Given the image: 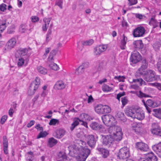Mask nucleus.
<instances>
[{"label": "nucleus", "mask_w": 161, "mask_h": 161, "mask_svg": "<svg viewBox=\"0 0 161 161\" xmlns=\"http://www.w3.org/2000/svg\"><path fill=\"white\" fill-rule=\"evenodd\" d=\"M98 47L102 53L106 51L108 47V45H100Z\"/></svg>", "instance_id": "nucleus-45"}, {"label": "nucleus", "mask_w": 161, "mask_h": 161, "mask_svg": "<svg viewBox=\"0 0 161 161\" xmlns=\"http://www.w3.org/2000/svg\"><path fill=\"white\" fill-rule=\"evenodd\" d=\"M138 96L140 98H142L143 97H150L148 95L146 94L143 93L142 91H139V92L137 94Z\"/></svg>", "instance_id": "nucleus-44"}, {"label": "nucleus", "mask_w": 161, "mask_h": 161, "mask_svg": "<svg viewBox=\"0 0 161 161\" xmlns=\"http://www.w3.org/2000/svg\"><path fill=\"white\" fill-rule=\"evenodd\" d=\"M81 121L79 118H77L74 120L73 122L71 124V126L70 127V130L71 131H73L75 128L78 125L80 121Z\"/></svg>", "instance_id": "nucleus-26"}, {"label": "nucleus", "mask_w": 161, "mask_h": 161, "mask_svg": "<svg viewBox=\"0 0 161 161\" xmlns=\"http://www.w3.org/2000/svg\"><path fill=\"white\" fill-rule=\"evenodd\" d=\"M49 66L52 69L54 70H57L59 68L58 65L53 63H51V64H50Z\"/></svg>", "instance_id": "nucleus-41"}, {"label": "nucleus", "mask_w": 161, "mask_h": 161, "mask_svg": "<svg viewBox=\"0 0 161 161\" xmlns=\"http://www.w3.org/2000/svg\"><path fill=\"white\" fill-rule=\"evenodd\" d=\"M93 42L94 40L93 39H90L82 42V44L83 46H90L92 45Z\"/></svg>", "instance_id": "nucleus-36"}, {"label": "nucleus", "mask_w": 161, "mask_h": 161, "mask_svg": "<svg viewBox=\"0 0 161 161\" xmlns=\"http://www.w3.org/2000/svg\"><path fill=\"white\" fill-rule=\"evenodd\" d=\"M38 71L40 73L45 75L47 74V69L42 66H39L37 68Z\"/></svg>", "instance_id": "nucleus-37"}, {"label": "nucleus", "mask_w": 161, "mask_h": 161, "mask_svg": "<svg viewBox=\"0 0 161 161\" xmlns=\"http://www.w3.org/2000/svg\"><path fill=\"white\" fill-rule=\"evenodd\" d=\"M97 136L95 137L93 135H89L86 137L87 144L92 148H94L97 141Z\"/></svg>", "instance_id": "nucleus-8"}, {"label": "nucleus", "mask_w": 161, "mask_h": 161, "mask_svg": "<svg viewBox=\"0 0 161 161\" xmlns=\"http://www.w3.org/2000/svg\"><path fill=\"white\" fill-rule=\"evenodd\" d=\"M141 66L136 72V76H140L142 75L143 70L146 69L148 66V62L145 59H143L140 62Z\"/></svg>", "instance_id": "nucleus-7"}, {"label": "nucleus", "mask_w": 161, "mask_h": 161, "mask_svg": "<svg viewBox=\"0 0 161 161\" xmlns=\"http://www.w3.org/2000/svg\"><path fill=\"white\" fill-rule=\"evenodd\" d=\"M80 66H82V68L85 69L88 67L89 66V63L88 62H86L83 63Z\"/></svg>", "instance_id": "nucleus-58"}, {"label": "nucleus", "mask_w": 161, "mask_h": 161, "mask_svg": "<svg viewBox=\"0 0 161 161\" xmlns=\"http://www.w3.org/2000/svg\"><path fill=\"white\" fill-rule=\"evenodd\" d=\"M154 112V115L156 117L161 119V109H155L153 110Z\"/></svg>", "instance_id": "nucleus-32"}, {"label": "nucleus", "mask_w": 161, "mask_h": 161, "mask_svg": "<svg viewBox=\"0 0 161 161\" xmlns=\"http://www.w3.org/2000/svg\"><path fill=\"white\" fill-rule=\"evenodd\" d=\"M57 158L59 161H61L66 159L67 156L65 153L60 152L58 155Z\"/></svg>", "instance_id": "nucleus-33"}, {"label": "nucleus", "mask_w": 161, "mask_h": 161, "mask_svg": "<svg viewBox=\"0 0 161 161\" xmlns=\"http://www.w3.org/2000/svg\"><path fill=\"white\" fill-rule=\"evenodd\" d=\"M142 125L141 124H134L132 126L133 130L136 134L139 133L142 130Z\"/></svg>", "instance_id": "nucleus-19"}, {"label": "nucleus", "mask_w": 161, "mask_h": 161, "mask_svg": "<svg viewBox=\"0 0 161 161\" xmlns=\"http://www.w3.org/2000/svg\"><path fill=\"white\" fill-rule=\"evenodd\" d=\"M153 126L154 127L151 130L153 134L161 136V129L159 126L157 124H153Z\"/></svg>", "instance_id": "nucleus-15"}, {"label": "nucleus", "mask_w": 161, "mask_h": 161, "mask_svg": "<svg viewBox=\"0 0 161 161\" xmlns=\"http://www.w3.org/2000/svg\"><path fill=\"white\" fill-rule=\"evenodd\" d=\"M124 114L123 113L121 112H118L117 113L116 116L118 118H120L121 120L124 119Z\"/></svg>", "instance_id": "nucleus-42"}, {"label": "nucleus", "mask_w": 161, "mask_h": 161, "mask_svg": "<svg viewBox=\"0 0 161 161\" xmlns=\"http://www.w3.org/2000/svg\"><path fill=\"white\" fill-rule=\"evenodd\" d=\"M97 150L102 157L104 158H107L109 155V152L108 150L102 147H97Z\"/></svg>", "instance_id": "nucleus-13"}, {"label": "nucleus", "mask_w": 161, "mask_h": 161, "mask_svg": "<svg viewBox=\"0 0 161 161\" xmlns=\"http://www.w3.org/2000/svg\"><path fill=\"white\" fill-rule=\"evenodd\" d=\"M109 126V127L108 129V131L109 133L110 134V135L113 136L114 134L116 133L115 132V125L114 124L111 125Z\"/></svg>", "instance_id": "nucleus-34"}, {"label": "nucleus", "mask_w": 161, "mask_h": 161, "mask_svg": "<svg viewBox=\"0 0 161 161\" xmlns=\"http://www.w3.org/2000/svg\"><path fill=\"white\" fill-rule=\"evenodd\" d=\"M121 99L122 105L124 106L128 102L127 98L126 97H122Z\"/></svg>", "instance_id": "nucleus-54"}, {"label": "nucleus", "mask_w": 161, "mask_h": 161, "mask_svg": "<svg viewBox=\"0 0 161 161\" xmlns=\"http://www.w3.org/2000/svg\"><path fill=\"white\" fill-rule=\"evenodd\" d=\"M90 126L93 130H98L101 129L102 127V125H100L96 122H94L92 123L90 125Z\"/></svg>", "instance_id": "nucleus-23"}, {"label": "nucleus", "mask_w": 161, "mask_h": 161, "mask_svg": "<svg viewBox=\"0 0 161 161\" xmlns=\"http://www.w3.org/2000/svg\"><path fill=\"white\" fill-rule=\"evenodd\" d=\"M142 74V75L144 76V79L147 82L153 81L157 79L155 72L152 70L144 71Z\"/></svg>", "instance_id": "nucleus-2"}, {"label": "nucleus", "mask_w": 161, "mask_h": 161, "mask_svg": "<svg viewBox=\"0 0 161 161\" xmlns=\"http://www.w3.org/2000/svg\"><path fill=\"white\" fill-rule=\"evenodd\" d=\"M16 43V41L15 38L10 39L7 43L6 46L8 49H11L13 48Z\"/></svg>", "instance_id": "nucleus-17"}, {"label": "nucleus", "mask_w": 161, "mask_h": 161, "mask_svg": "<svg viewBox=\"0 0 161 161\" xmlns=\"http://www.w3.org/2000/svg\"><path fill=\"white\" fill-rule=\"evenodd\" d=\"M129 1L128 5L129 6H131L135 5L137 3V0H128Z\"/></svg>", "instance_id": "nucleus-50"}, {"label": "nucleus", "mask_w": 161, "mask_h": 161, "mask_svg": "<svg viewBox=\"0 0 161 161\" xmlns=\"http://www.w3.org/2000/svg\"><path fill=\"white\" fill-rule=\"evenodd\" d=\"M125 114L128 116L132 118H136L139 120H142L144 118V113L138 108H130L127 109L125 111Z\"/></svg>", "instance_id": "nucleus-1"}, {"label": "nucleus", "mask_w": 161, "mask_h": 161, "mask_svg": "<svg viewBox=\"0 0 161 161\" xmlns=\"http://www.w3.org/2000/svg\"><path fill=\"white\" fill-rule=\"evenodd\" d=\"M51 20L50 18H44L43 19L45 24L42 25V30L44 31H46Z\"/></svg>", "instance_id": "nucleus-22"}, {"label": "nucleus", "mask_w": 161, "mask_h": 161, "mask_svg": "<svg viewBox=\"0 0 161 161\" xmlns=\"http://www.w3.org/2000/svg\"><path fill=\"white\" fill-rule=\"evenodd\" d=\"M58 142V141L53 137L50 138L48 141V146L52 147L55 145Z\"/></svg>", "instance_id": "nucleus-29"}, {"label": "nucleus", "mask_w": 161, "mask_h": 161, "mask_svg": "<svg viewBox=\"0 0 161 161\" xmlns=\"http://www.w3.org/2000/svg\"><path fill=\"white\" fill-rule=\"evenodd\" d=\"M146 104H147V106L153 108L158 106L157 103L151 99L147 100L146 101Z\"/></svg>", "instance_id": "nucleus-31"}, {"label": "nucleus", "mask_w": 161, "mask_h": 161, "mask_svg": "<svg viewBox=\"0 0 161 161\" xmlns=\"http://www.w3.org/2000/svg\"><path fill=\"white\" fill-rule=\"evenodd\" d=\"M52 31L51 29H49L47 32L46 37V41L47 42L49 41L48 39L50 37V36L52 34Z\"/></svg>", "instance_id": "nucleus-51"}, {"label": "nucleus", "mask_w": 161, "mask_h": 161, "mask_svg": "<svg viewBox=\"0 0 161 161\" xmlns=\"http://www.w3.org/2000/svg\"><path fill=\"white\" fill-rule=\"evenodd\" d=\"M118 157L121 159L127 158L130 157V152L129 148L124 147L120 149L119 152Z\"/></svg>", "instance_id": "nucleus-6"}, {"label": "nucleus", "mask_w": 161, "mask_h": 161, "mask_svg": "<svg viewBox=\"0 0 161 161\" xmlns=\"http://www.w3.org/2000/svg\"><path fill=\"white\" fill-rule=\"evenodd\" d=\"M59 123V121L58 119H52L50 120L49 124L50 125H55L56 124H58Z\"/></svg>", "instance_id": "nucleus-40"}, {"label": "nucleus", "mask_w": 161, "mask_h": 161, "mask_svg": "<svg viewBox=\"0 0 161 161\" xmlns=\"http://www.w3.org/2000/svg\"><path fill=\"white\" fill-rule=\"evenodd\" d=\"M136 148L142 151H147L149 149L148 145L142 142H137L136 144Z\"/></svg>", "instance_id": "nucleus-12"}, {"label": "nucleus", "mask_w": 161, "mask_h": 161, "mask_svg": "<svg viewBox=\"0 0 161 161\" xmlns=\"http://www.w3.org/2000/svg\"><path fill=\"white\" fill-rule=\"evenodd\" d=\"M82 66H79L78 69L76 70L75 73L77 75H80L82 74L84 71V69H83Z\"/></svg>", "instance_id": "nucleus-38"}, {"label": "nucleus", "mask_w": 161, "mask_h": 161, "mask_svg": "<svg viewBox=\"0 0 161 161\" xmlns=\"http://www.w3.org/2000/svg\"><path fill=\"white\" fill-rule=\"evenodd\" d=\"M145 31L144 28L142 26L138 27L135 29L134 31L133 35L135 37H138L142 36Z\"/></svg>", "instance_id": "nucleus-11"}, {"label": "nucleus", "mask_w": 161, "mask_h": 161, "mask_svg": "<svg viewBox=\"0 0 161 161\" xmlns=\"http://www.w3.org/2000/svg\"><path fill=\"white\" fill-rule=\"evenodd\" d=\"M63 3L62 0H58V1H56L55 5L58 6L61 9H62Z\"/></svg>", "instance_id": "nucleus-52"}, {"label": "nucleus", "mask_w": 161, "mask_h": 161, "mask_svg": "<svg viewBox=\"0 0 161 161\" xmlns=\"http://www.w3.org/2000/svg\"><path fill=\"white\" fill-rule=\"evenodd\" d=\"M37 89V86H36V85L34 83H31L28 92L29 95L30 96L33 95Z\"/></svg>", "instance_id": "nucleus-16"}, {"label": "nucleus", "mask_w": 161, "mask_h": 161, "mask_svg": "<svg viewBox=\"0 0 161 161\" xmlns=\"http://www.w3.org/2000/svg\"><path fill=\"white\" fill-rule=\"evenodd\" d=\"M76 141V144L79 145L81 146H82L81 145H83L86 144V142H85L80 140H77Z\"/></svg>", "instance_id": "nucleus-60"}, {"label": "nucleus", "mask_w": 161, "mask_h": 161, "mask_svg": "<svg viewBox=\"0 0 161 161\" xmlns=\"http://www.w3.org/2000/svg\"><path fill=\"white\" fill-rule=\"evenodd\" d=\"M103 69V66L102 63H100L99 64L98 66L97 67V70L98 71H100Z\"/></svg>", "instance_id": "nucleus-62"}, {"label": "nucleus", "mask_w": 161, "mask_h": 161, "mask_svg": "<svg viewBox=\"0 0 161 161\" xmlns=\"http://www.w3.org/2000/svg\"><path fill=\"white\" fill-rule=\"evenodd\" d=\"M125 77L123 76H115L114 77V79L118 80L119 81H124Z\"/></svg>", "instance_id": "nucleus-49"}, {"label": "nucleus", "mask_w": 161, "mask_h": 161, "mask_svg": "<svg viewBox=\"0 0 161 161\" xmlns=\"http://www.w3.org/2000/svg\"><path fill=\"white\" fill-rule=\"evenodd\" d=\"M48 134V133L46 131L41 132L39 135L37 136V138L39 139L41 137H45Z\"/></svg>", "instance_id": "nucleus-46"}, {"label": "nucleus", "mask_w": 161, "mask_h": 161, "mask_svg": "<svg viewBox=\"0 0 161 161\" xmlns=\"http://www.w3.org/2000/svg\"><path fill=\"white\" fill-rule=\"evenodd\" d=\"M94 101V99L92 95H90L88 96V98L87 100L88 103H91L93 102Z\"/></svg>", "instance_id": "nucleus-61"}, {"label": "nucleus", "mask_w": 161, "mask_h": 161, "mask_svg": "<svg viewBox=\"0 0 161 161\" xmlns=\"http://www.w3.org/2000/svg\"><path fill=\"white\" fill-rule=\"evenodd\" d=\"M7 5L6 4L3 3L0 5V10L2 11H4L6 9V7Z\"/></svg>", "instance_id": "nucleus-57"}, {"label": "nucleus", "mask_w": 161, "mask_h": 161, "mask_svg": "<svg viewBox=\"0 0 161 161\" xmlns=\"http://www.w3.org/2000/svg\"><path fill=\"white\" fill-rule=\"evenodd\" d=\"M28 49L27 48H20L17 51V54L22 57L28 53Z\"/></svg>", "instance_id": "nucleus-27"}, {"label": "nucleus", "mask_w": 161, "mask_h": 161, "mask_svg": "<svg viewBox=\"0 0 161 161\" xmlns=\"http://www.w3.org/2000/svg\"><path fill=\"white\" fill-rule=\"evenodd\" d=\"M31 83H34L36 85V86H37V88H38L39 85L40 83V79L39 78L36 77L35 80V81H33Z\"/></svg>", "instance_id": "nucleus-53"}, {"label": "nucleus", "mask_w": 161, "mask_h": 161, "mask_svg": "<svg viewBox=\"0 0 161 161\" xmlns=\"http://www.w3.org/2000/svg\"><path fill=\"white\" fill-rule=\"evenodd\" d=\"M141 59L142 57L139 53L136 51H134L131 53L130 60L131 62L136 64L141 60Z\"/></svg>", "instance_id": "nucleus-9"}, {"label": "nucleus", "mask_w": 161, "mask_h": 161, "mask_svg": "<svg viewBox=\"0 0 161 161\" xmlns=\"http://www.w3.org/2000/svg\"><path fill=\"white\" fill-rule=\"evenodd\" d=\"M95 110L96 113L101 114L108 113L111 111V108L108 106L101 104L95 107Z\"/></svg>", "instance_id": "nucleus-5"}, {"label": "nucleus", "mask_w": 161, "mask_h": 161, "mask_svg": "<svg viewBox=\"0 0 161 161\" xmlns=\"http://www.w3.org/2000/svg\"><path fill=\"white\" fill-rule=\"evenodd\" d=\"M24 60L23 58H21L19 59V62L18 65L19 66H22L24 64Z\"/></svg>", "instance_id": "nucleus-55"}, {"label": "nucleus", "mask_w": 161, "mask_h": 161, "mask_svg": "<svg viewBox=\"0 0 161 161\" xmlns=\"http://www.w3.org/2000/svg\"><path fill=\"white\" fill-rule=\"evenodd\" d=\"M102 119L103 123L107 126L115 124L116 121L114 117L110 114H106L103 115Z\"/></svg>", "instance_id": "nucleus-4"}, {"label": "nucleus", "mask_w": 161, "mask_h": 161, "mask_svg": "<svg viewBox=\"0 0 161 161\" xmlns=\"http://www.w3.org/2000/svg\"><path fill=\"white\" fill-rule=\"evenodd\" d=\"M90 152L91 151L89 149L84 147L83 148L81 152L76 157L77 161H85L87 157L90 154Z\"/></svg>", "instance_id": "nucleus-3"}, {"label": "nucleus", "mask_w": 161, "mask_h": 161, "mask_svg": "<svg viewBox=\"0 0 161 161\" xmlns=\"http://www.w3.org/2000/svg\"><path fill=\"white\" fill-rule=\"evenodd\" d=\"M122 132H118L117 133L114 134L112 136V137L114 138V140H115L117 141L121 140L122 138Z\"/></svg>", "instance_id": "nucleus-28"}, {"label": "nucleus", "mask_w": 161, "mask_h": 161, "mask_svg": "<svg viewBox=\"0 0 161 161\" xmlns=\"http://www.w3.org/2000/svg\"><path fill=\"white\" fill-rule=\"evenodd\" d=\"M152 148L156 152L161 151V142L157 145H153L152 147Z\"/></svg>", "instance_id": "nucleus-35"}, {"label": "nucleus", "mask_w": 161, "mask_h": 161, "mask_svg": "<svg viewBox=\"0 0 161 161\" xmlns=\"http://www.w3.org/2000/svg\"><path fill=\"white\" fill-rule=\"evenodd\" d=\"M115 132L117 133L118 132H122L121 129L120 127L115 125Z\"/></svg>", "instance_id": "nucleus-59"}, {"label": "nucleus", "mask_w": 161, "mask_h": 161, "mask_svg": "<svg viewBox=\"0 0 161 161\" xmlns=\"http://www.w3.org/2000/svg\"><path fill=\"white\" fill-rule=\"evenodd\" d=\"M123 39L121 40V41L120 47L121 49L124 50L125 48L127 38L124 35H123Z\"/></svg>", "instance_id": "nucleus-25"}, {"label": "nucleus", "mask_w": 161, "mask_h": 161, "mask_svg": "<svg viewBox=\"0 0 161 161\" xmlns=\"http://www.w3.org/2000/svg\"><path fill=\"white\" fill-rule=\"evenodd\" d=\"M6 20H0V31L1 33L3 32L6 27Z\"/></svg>", "instance_id": "nucleus-30"}, {"label": "nucleus", "mask_w": 161, "mask_h": 161, "mask_svg": "<svg viewBox=\"0 0 161 161\" xmlns=\"http://www.w3.org/2000/svg\"><path fill=\"white\" fill-rule=\"evenodd\" d=\"M65 85L62 80L58 81L55 84L54 87L58 90H61L65 88Z\"/></svg>", "instance_id": "nucleus-20"}, {"label": "nucleus", "mask_w": 161, "mask_h": 161, "mask_svg": "<svg viewBox=\"0 0 161 161\" xmlns=\"http://www.w3.org/2000/svg\"><path fill=\"white\" fill-rule=\"evenodd\" d=\"M65 132L66 131L64 129H58L53 133V136L57 138L60 139L64 136Z\"/></svg>", "instance_id": "nucleus-14"}, {"label": "nucleus", "mask_w": 161, "mask_h": 161, "mask_svg": "<svg viewBox=\"0 0 161 161\" xmlns=\"http://www.w3.org/2000/svg\"><path fill=\"white\" fill-rule=\"evenodd\" d=\"M32 21L33 22H35L38 21L39 19L38 17L36 16H32L31 18Z\"/></svg>", "instance_id": "nucleus-64"}, {"label": "nucleus", "mask_w": 161, "mask_h": 161, "mask_svg": "<svg viewBox=\"0 0 161 161\" xmlns=\"http://www.w3.org/2000/svg\"><path fill=\"white\" fill-rule=\"evenodd\" d=\"M94 53L95 55H99L102 53L100 49L97 47L94 48Z\"/></svg>", "instance_id": "nucleus-48"}, {"label": "nucleus", "mask_w": 161, "mask_h": 161, "mask_svg": "<svg viewBox=\"0 0 161 161\" xmlns=\"http://www.w3.org/2000/svg\"><path fill=\"white\" fill-rule=\"evenodd\" d=\"M112 90V88L106 85H104L102 86V90L103 92H108Z\"/></svg>", "instance_id": "nucleus-39"}, {"label": "nucleus", "mask_w": 161, "mask_h": 161, "mask_svg": "<svg viewBox=\"0 0 161 161\" xmlns=\"http://www.w3.org/2000/svg\"><path fill=\"white\" fill-rule=\"evenodd\" d=\"M125 95V92H123L122 93H120L117 95V98L118 100H119L120 98L121 97L123 96H124Z\"/></svg>", "instance_id": "nucleus-63"}, {"label": "nucleus", "mask_w": 161, "mask_h": 161, "mask_svg": "<svg viewBox=\"0 0 161 161\" xmlns=\"http://www.w3.org/2000/svg\"><path fill=\"white\" fill-rule=\"evenodd\" d=\"M103 139V143L105 146L109 147L114 141V138L112 135H101Z\"/></svg>", "instance_id": "nucleus-10"}, {"label": "nucleus", "mask_w": 161, "mask_h": 161, "mask_svg": "<svg viewBox=\"0 0 161 161\" xmlns=\"http://www.w3.org/2000/svg\"><path fill=\"white\" fill-rule=\"evenodd\" d=\"M161 46V44L159 42H156L153 44V47L155 50H158Z\"/></svg>", "instance_id": "nucleus-43"}, {"label": "nucleus", "mask_w": 161, "mask_h": 161, "mask_svg": "<svg viewBox=\"0 0 161 161\" xmlns=\"http://www.w3.org/2000/svg\"><path fill=\"white\" fill-rule=\"evenodd\" d=\"M133 44L134 47L137 48H142L143 47V44L142 40L135 41L134 42Z\"/></svg>", "instance_id": "nucleus-24"}, {"label": "nucleus", "mask_w": 161, "mask_h": 161, "mask_svg": "<svg viewBox=\"0 0 161 161\" xmlns=\"http://www.w3.org/2000/svg\"><path fill=\"white\" fill-rule=\"evenodd\" d=\"M19 30L21 33H23L25 32L27 30V29L25 25H22L20 26Z\"/></svg>", "instance_id": "nucleus-47"}, {"label": "nucleus", "mask_w": 161, "mask_h": 161, "mask_svg": "<svg viewBox=\"0 0 161 161\" xmlns=\"http://www.w3.org/2000/svg\"><path fill=\"white\" fill-rule=\"evenodd\" d=\"M146 158L148 161H157L158 160L157 157L152 152L147 153Z\"/></svg>", "instance_id": "nucleus-21"}, {"label": "nucleus", "mask_w": 161, "mask_h": 161, "mask_svg": "<svg viewBox=\"0 0 161 161\" xmlns=\"http://www.w3.org/2000/svg\"><path fill=\"white\" fill-rule=\"evenodd\" d=\"M3 145L4 153L5 154H7L8 153V140L5 136L3 137Z\"/></svg>", "instance_id": "nucleus-18"}, {"label": "nucleus", "mask_w": 161, "mask_h": 161, "mask_svg": "<svg viewBox=\"0 0 161 161\" xmlns=\"http://www.w3.org/2000/svg\"><path fill=\"white\" fill-rule=\"evenodd\" d=\"M7 119V116L4 115L2 116L1 120V123L3 124Z\"/></svg>", "instance_id": "nucleus-56"}]
</instances>
